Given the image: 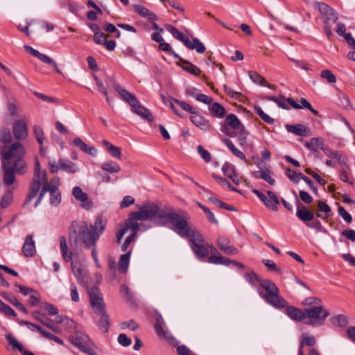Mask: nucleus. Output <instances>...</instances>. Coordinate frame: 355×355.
Here are the masks:
<instances>
[{"label": "nucleus", "instance_id": "nucleus-1", "mask_svg": "<svg viewBox=\"0 0 355 355\" xmlns=\"http://www.w3.org/2000/svg\"><path fill=\"white\" fill-rule=\"evenodd\" d=\"M1 161L3 170V182L7 186L12 184L15 180V173L24 175L27 171V164L24 160L26 150L19 141L10 146L0 147Z\"/></svg>", "mask_w": 355, "mask_h": 355}, {"label": "nucleus", "instance_id": "nucleus-2", "mask_svg": "<svg viewBox=\"0 0 355 355\" xmlns=\"http://www.w3.org/2000/svg\"><path fill=\"white\" fill-rule=\"evenodd\" d=\"M106 223L102 217H98L94 224L89 225L85 221L73 222V230L69 232V245L73 251L78 252L80 249L78 239H80L87 249H96V241L103 233Z\"/></svg>", "mask_w": 355, "mask_h": 355}, {"label": "nucleus", "instance_id": "nucleus-3", "mask_svg": "<svg viewBox=\"0 0 355 355\" xmlns=\"http://www.w3.org/2000/svg\"><path fill=\"white\" fill-rule=\"evenodd\" d=\"M256 281L266 293L262 294L259 291L260 296L270 305L275 308H283L287 305V302L279 295V288L275 283L269 279H261L257 274H254Z\"/></svg>", "mask_w": 355, "mask_h": 355}, {"label": "nucleus", "instance_id": "nucleus-4", "mask_svg": "<svg viewBox=\"0 0 355 355\" xmlns=\"http://www.w3.org/2000/svg\"><path fill=\"white\" fill-rule=\"evenodd\" d=\"M179 235L182 237H188L191 243V248L194 254L199 258L206 257L209 254V250L204 245L205 240L199 232L193 229L189 223Z\"/></svg>", "mask_w": 355, "mask_h": 355}, {"label": "nucleus", "instance_id": "nucleus-5", "mask_svg": "<svg viewBox=\"0 0 355 355\" xmlns=\"http://www.w3.org/2000/svg\"><path fill=\"white\" fill-rule=\"evenodd\" d=\"M155 218L168 219L173 226L174 230L178 234L179 232H181L184 229H185L187 225L189 224V220L190 219L188 214L182 210H180L179 213H176L171 209L167 210H160L159 207L158 212Z\"/></svg>", "mask_w": 355, "mask_h": 355}, {"label": "nucleus", "instance_id": "nucleus-6", "mask_svg": "<svg viewBox=\"0 0 355 355\" xmlns=\"http://www.w3.org/2000/svg\"><path fill=\"white\" fill-rule=\"evenodd\" d=\"M306 324L318 327L324 324L326 318L329 315V311L322 306H312L305 309Z\"/></svg>", "mask_w": 355, "mask_h": 355}, {"label": "nucleus", "instance_id": "nucleus-7", "mask_svg": "<svg viewBox=\"0 0 355 355\" xmlns=\"http://www.w3.org/2000/svg\"><path fill=\"white\" fill-rule=\"evenodd\" d=\"M165 28L167 31L171 33L175 38L181 41L188 49H196L199 53H202L205 51V46L198 38L193 37V42H191L187 37L171 24H165Z\"/></svg>", "mask_w": 355, "mask_h": 355}, {"label": "nucleus", "instance_id": "nucleus-8", "mask_svg": "<svg viewBox=\"0 0 355 355\" xmlns=\"http://www.w3.org/2000/svg\"><path fill=\"white\" fill-rule=\"evenodd\" d=\"M165 28L167 31L171 33L175 38L181 41L188 49H196L199 53H202L205 51V46L198 38L193 37V42H191L187 37L171 24H165Z\"/></svg>", "mask_w": 355, "mask_h": 355}, {"label": "nucleus", "instance_id": "nucleus-9", "mask_svg": "<svg viewBox=\"0 0 355 355\" xmlns=\"http://www.w3.org/2000/svg\"><path fill=\"white\" fill-rule=\"evenodd\" d=\"M320 13L325 17L324 21V31L329 39L332 35L331 23L336 24L338 21V13L329 5L324 3H318Z\"/></svg>", "mask_w": 355, "mask_h": 355}, {"label": "nucleus", "instance_id": "nucleus-10", "mask_svg": "<svg viewBox=\"0 0 355 355\" xmlns=\"http://www.w3.org/2000/svg\"><path fill=\"white\" fill-rule=\"evenodd\" d=\"M244 127L238 117L234 114H227L225 123L221 127V131L230 137H236V132Z\"/></svg>", "mask_w": 355, "mask_h": 355}, {"label": "nucleus", "instance_id": "nucleus-11", "mask_svg": "<svg viewBox=\"0 0 355 355\" xmlns=\"http://www.w3.org/2000/svg\"><path fill=\"white\" fill-rule=\"evenodd\" d=\"M90 304L93 311L96 315H101L105 311V305L103 302L102 294L97 287H94L89 291Z\"/></svg>", "mask_w": 355, "mask_h": 355}, {"label": "nucleus", "instance_id": "nucleus-12", "mask_svg": "<svg viewBox=\"0 0 355 355\" xmlns=\"http://www.w3.org/2000/svg\"><path fill=\"white\" fill-rule=\"evenodd\" d=\"M155 320L154 327L157 335L160 338L167 340L171 345H177L178 343L173 335L170 332L164 330L163 326L164 325V320L162 316L158 313L155 314Z\"/></svg>", "mask_w": 355, "mask_h": 355}, {"label": "nucleus", "instance_id": "nucleus-13", "mask_svg": "<svg viewBox=\"0 0 355 355\" xmlns=\"http://www.w3.org/2000/svg\"><path fill=\"white\" fill-rule=\"evenodd\" d=\"M12 132L16 139L21 141L24 140L28 135V130L27 127V119L23 118L16 120L12 126Z\"/></svg>", "mask_w": 355, "mask_h": 355}, {"label": "nucleus", "instance_id": "nucleus-14", "mask_svg": "<svg viewBox=\"0 0 355 355\" xmlns=\"http://www.w3.org/2000/svg\"><path fill=\"white\" fill-rule=\"evenodd\" d=\"M24 49L29 52L31 55L37 58L39 60H40L44 63L48 64L49 65H51L53 67V68L55 69V71L59 73H62L61 70L58 68V64L55 61H54L52 58L49 57L48 55L41 53L37 50L33 49V47L25 45Z\"/></svg>", "mask_w": 355, "mask_h": 355}, {"label": "nucleus", "instance_id": "nucleus-15", "mask_svg": "<svg viewBox=\"0 0 355 355\" xmlns=\"http://www.w3.org/2000/svg\"><path fill=\"white\" fill-rule=\"evenodd\" d=\"M72 195L76 200L81 202V207L83 208L86 209L92 208L93 205L92 201L89 200L87 194L83 192L80 187L76 186L73 188Z\"/></svg>", "mask_w": 355, "mask_h": 355}, {"label": "nucleus", "instance_id": "nucleus-16", "mask_svg": "<svg viewBox=\"0 0 355 355\" xmlns=\"http://www.w3.org/2000/svg\"><path fill=\"white\" fill-rule=\"evenodd\" d=\"M296 216L306 225L314 219L313 212L298 201L297 202Z\"/></svg>", "mask_w": 355, "mask_h": 355}, {"label": "nucleus", "instance_id": "nucleus-17", "mask_svg": "<svg viewBox=\"0 0 355 355\" xmlns=\"http://www.w3.org/2000/svg\"><path fill=\"white\" fill-rule=\"evenodd\" d=\"M216 245L221 251L228 255H234L239 252L234 246L230 245V240L224 236L218 238Z\"/></svg>", "mask_w": 355, "mask_h": 355}, {"label": "nucleus", "instance_id": "nucleus-18", "mask_svg": "<svg viewBox=\"0 0 355 355\" xmlns=\"http://www.w3.org/2000/svg\"><path fill=\"white\" fill-rule=\"evenodd\" d=\"M69 340L80 351L85 349V348L89 345V343L90 342L89 337L80 332H76L74 336H70Z\"/></svg>", "mask_w": 355, "mask_h": 355}, {"label": "nucleus", "instance_id": "nucleus-19", "mask_svg": "<svg viewBox=\"0 0 355 355\" xmlns=\"http://www.w3.org/2000/svg\"><path fill=\"white\" fill-rule=\"evenodd\" d=\"M55 180L51 181L49 184H45L44 188L49 189L47 192H50V203L55 207L58 206L61 202V194L58 191L55 185L53 184Z\"/></svg>", "mask_w": 355, "mask_h": 355}, {"label": "nucleus", "instance_id": "nucleus-20", "mask_svg": "<svg viewBox=\"0 0 355 355\" xmlns=\"http://www.w3.org/2000/svg\"><path fill=\"white\" fill-rule=\"evenodd\" d=\"M22 252L26 257H33L35 254V243L32 234H28L26 236L25 242L22 247Z\"/></svg>", "mask_w": 355, "mask_h": 355}, {"label": "nucleus", "instance_id": "nucleus-21", "mask_svg": "<svg viewBox=\"0 0 355 355\" xmlns=\"http://www.w3.org/2000/svg\"><path fill=\"white\" fill-rule=\"evenodd\" d=\"M113 87L116 92L119 93L121 98L126 101L130 105H134L135 103H137V98L134 94L130 93L125 89H122L120 85L114 81L113 82Z\"/></svg>", "mask_w": 355, "mask_h": 355}, {"label": "nucleus", "instance_id": "nucleus-22", "mask_svg": "<svg viewBox=\"0 0 355 355\" xmlns=\"http://www.w3.org/2000/svg\"><path fill=\"white\" fill-rule=\"evenodd\" d=\"M285 127L288 132L297 136L307 137L311 134L310 129L302 124L286 125Z\"/></svg>", "mask_w": 355, "mask_h": 355}, {"label": "nucleus", "instance_id": "nucleus-23", "mask_svg": "<svg viewBox=\"0 0 355 355\" xmlns=\"http://www.w3.org/2000/svg\"><path fill=\"white\" fill-rule=\"evenodd\" d=\"M59 242L60 252L63 259L67 262L71 261L73 254L76 253L77 252L73 251L72 249L70 251L68 250V246L65 236H60L59 237Z\"/></svg>", "mask_w": 355, "mask_h": 355}, {"label": "nucleus", "instance_id": "nucleus-24", "mask_svg": "<svg viewBox=\"0 0 355 355\" xmlns=\"http://www.w3.org/2000/svg\"><path fill=\"white\" fill-rule=\"evenodd\" d=\"M59 242L60 252L63 259L67 262L71 261L73 254L76 253L77 252L73 251L72 249L70 251L68 250V246L65 236H60L59 237Z\"/></svg>", "mask_w": 355, "mask_h": 355}, {"label": "nucleus", "instance_id": "nucleus-25", "mask_svg": "<svg viewBox=\"0 0 355 355\" xmlns=\"http://www.w3.org/2000/svg\"><path fill=\"white\" fill-rule=\"evenodd\" d=\"M130 106L132 107V111L136 114L149 121L153 120V116L150 112L141 105L138 101L134 105H131Z\"/></svg>", "mask_w": 355, "mask_h": 355}, {"label": "nucleus", "instance_id": "nucleus-26", "mask_svg": "<svg viewBox=\"0 0 355 355\" xmlns=\"http://www.w3.org/2000/svg\"><path fill=\"white\" fill-rule=\"evenodd\" d=\"M305 309L304 310H300L294 306H287L286 309V315L291 318L292 320L301 322L305 320Z\"/></svg>", "mask_w": 355, "mask_h": 355}, {"label": "nucleus", "instance_id": "nucleus-27", "mask_svg": "<svg viewBox=\"0 0 355 355\" xmlns=\"http://www.w3.org/2000/svg\"><path fill=\"white\" fill-rule=\"evenodd\" d=\"M192 114L193 115L190 117V119L196 126L205 131H207L210 128L211 125L209 121L206 120L203 116L198 114V110L196 114Z\"/></svg>", "mask_w": 355, "mask_h": 355}, {"label": "nucleus", "instance_id": "nucleus-28", "mask_svg": "<svg viewBox=\"0 0 355 355\" xmlns=\"http://www.w3.org/2000/svg\"><path fill=\"white\" fill-rule=\"evenodd\" d=\"M6 338L13 349H17L23 355H35L33 352L28 350H26L22 345L18 342V340L13 336L12 334H7L6 335Z\"/></svg>", "mask_w": 355, "mask_h": 355}, {"label": "nucleus", "instance_id": "nucleus-29", "mask_svg": "<svg viewBox=\"0 0 355 355\" xmlns=\"http://www.w3.org/2000/svg\"><path fill=\"white\" fill-rule=\"evenodd\" d=\"M347 159L344 160V164H339L341 166L340 179L345 182L353 184L354 178L351 174L349 166L347 164Z\"/></svg>", "mask_w": 355, "mask_h": 355}, {"label": "nucleus", "instance_id": "nucleus-30", "mask_svg": "<svg viewBox=\"0 0 355 355\" xmlns=\"http://www.w3.org/2000/svg\"><path fill=\"white\" fill-rule=\"evenodd\" d=\"M178 64L180 66L182 69L192 75L199 76L201 73L200 68L183 58H180V62H178Z\"/></svg>", "mask_w": 355, "mask_h": 355}, {"label": "nucleus", "instance_id": "nucleus-31", "mask_svg": "<svg viewBox=\"0 0 355 355\" xmlns=\"http://www.w3.org/2000/svg\"><path fill=\"white\" fill-rule=\"evenodd\" d=\"M317 205L320 212L316 213V216L322 219H327L331 215V207L322 200H318Z\"/></svg>", "mask_w": 355, "mask_h": 355}, {"label": "nucleus", "instance_id": "nucleus-32", "mask_svg": "<svg viewBox=\"0 0 355 355\" xmlns=\"http://www.w3.org/2000/svg\"><path fill=\"white\" fill-rule=\"evenodd\" d=\"M222 141L225 144L227 147L230 149V150L232 153V154L236 157L245 161V163L248 162V160L246 159L243 153L239 150L234 145L232 141L227 138H223Z\"/></svg>", "mask_w": 355, "mask_h": 355}, {"label": "nucleus", "instance_id": "nucleus-33", "mask_svg": "<svg viewBox=\"0 0 355 355\" xmlns=\"http://www.w3.org/2000/svg\"><path fill=\"white\" fill-rule=\"evenodd\" d=\"M42 184L37 183L36 181H32L29 187V192L24 203V206L29 204L30 202L37 195Z\"/></svg>", "mask_w": 355, "mask_h": 355}, {"label": "nucleus", "instance_id": "nucleus-34", "mask_svg": "<svg viewBox=\"0 0 355 355\" xmlns=\"http://www.w3.org/2000/svg\"><path fill=\"white\" fill-rule=\"evenodd\" d=\"M58 164L60 165V169L66 171L68 173H75L78 171V166L71 161L60 159L58 160Z\"/></svg>", "mask_w": 355, "mask_h": 355}, {"label": "nucleus", "instance_id": "nucleus-35", "mask_svg": "<svg viewBox=\"0 0 355 355\" xmlns=\"http://www.w3.org/2000/svg\"><path fill=\"white\" fill-rule=\"evenodd\" d=\"M98 315L100 316L98 322V328L102 332L106 333L109 331L110 325V317L106 311L101 313V314Z\"/></svg>", "mask_w": 355, "mask_h": 355}, {"label": "nucleus", "instance_id": "nucleus-36", "mask_svg": "<svg viewBox=\"0 0 355 355\" xmlns=\"http://www.w3.org/2000/svg\"><path fill=\"white\" fill-rule=\"evenodd\" d=\"M322 151L328 157L336 159L339 164H344V160L347 159L345 156L340 154L338 151L332 150L327 146H325Z\"/></svg>", "mask_w": 355, "mask_h": 355}, {"label": "nucleus", "instance_id": "nucleus-37", "mask_svg": "<svg viewBox=\"0 0 355 355\" xmlns=\"http://www.w3.org/2000/svg\"><path fill=\"white\" fill-rule=\"evenodd\" d=\"M252 191L259 198V200L266 205L267 208L275 211L278 210L277 206H275L274 204H272V202L263 193L255 189H252Z\"/></svg>", "mask_w": 355, "mask_h": 355}, {"label": "nucleus", "instance_id": "nucleus-38", "mask_svg": "<svg viewBox=\"0 0 355 355\" xmlns=\"http://www.w3.org/2000/svg\"><path fill=\"white\" fill-rule=\"evenodd\" d=\"M32 316H33V318H35V320L40 321L44 325H45L48 328H49L51 330H53L54 332H56V333L58 332V327H55V326H54V325H53L51 324V320L49 319V318L44 319L42 317V314L40 312H38V311L33 312L32 313Z\"/></svg>", "mask_w": 355, "mask_h": 355}, {"label": "nucleus", "instance_id": "nucleus-39", "mask_svg": "<svg viewBox=\"0 0 355 355\" xmlns=\"http://www.w3.org/2000/svg\"><path fill=\"white\" fill-rule=\"evenodd\" d=\"M305 146L312 151H316L318 148L323 150L325 148L324 146V140L321 138H311L309 142L305 144Z\"/></svg>", "mask_w": 355, "mask_h": 355}, {"label": "nucleus", "instance_id": "nucleus-40", "mask_svg": "<svg viewBox=\"0 0 355 355\" xmlns=\"http://www.w3.org/2000/svg\"><path fill=\"white\" fill-rule=\"evenodd\" d=\"M103 144L107 148L108 153L114 157L121 159V149L119 147L114 146L107 140H103Z\"/></svg>", "mask_w": 355, "mask_h": 355}, {"label": "nucleus", "instance_id": "nucleus-41", "mask_svg": "<svg viewBox=\"0 0 355 355\" xmlns=\"http://www.w3.org/2000/svg\"><path fill=\"white\" fill-rule=\"evenodd\" d=\"M208 262L214 264H221L225 266H230L231 260L221 256L219 253L216 254H211L208 257Z\"/></svg>", "mask_w": 355, "mask_h": 355}, {"label": "nucleus", "instance_id": "nucleus-42", "mask_svg": "<svg viewBox=\"0 0 355 355\" xmlns=\"http://www.w3.org/2000/svg\"><path fill=\"white\" fill-rule=\"evenodd\" d=\"M141 208L149 219L155 218L158 212V205L155 203H146Z\"/></svg>", "mask_w": 355, "mask_h": 355}, {"label": "nucleus", "instance_id": "nucleus-43", "mask_svg": "<svg viewBox=\"0 0 355 355\" xmlns=\"http://www.w3.org/2000/svg\"><path fill=\"white\" fill-rule=\"evenodd\" d=\"M124 227H127V230L130 229L132 230V233H135V235H137V232L139 230V224L137 223V219L133 216L132 213L125 220Z\"/></svg>", "mask_w": 355, "mask_h": 355}, {"label": "nucleus", "instance_id": "nucleus-44", "mask_svg": "<svg viewBox=\"0 0 355 355\" xmlns=\"http://www.w3.org/2000/svg\"><path fill=\"white\" fill-rule=\"evenodd\" d=\"M316 340L313 336L308 335L307 334H303L300 338V348L302 349L304 346L313 347L315 345Z\"/></svg>", "mask_w": 355, "mask_h": 355}, {"label": "nucleus", "instance_id": "nucleus-45", "mask_svg": "<svg viewBox=\"0 0 355 355\" xmlns=\"http://www.w3.org/2000/svg\"><path fill=\"white\" fill-rule=\"evenodd\" d=\"M101 168L110 173H116L121 171V166L116 162L110 161L104 163Z\"/></svg>", "mask_w": 355, "mask_h": 355}, {"label": "nucleus", "instance_id": "nucleus-46", "mask_svg": "<svg viewBox=\"0 0 355 355\" xmlns=\"http://www.w3.org/2000/svg\"><path fill=\"white\" fill-rule=\"evenodd\" d=\"M131 251L122 254L119 261L118 268L121 272H125L128 268Z\"/></svg>", "mask_w": 355, "mask_h": 355}, {"label": "nucleus", "instance_id": "nucleus-47", "mask_svg": "<svg viewBox=\"0 0 355 355\" xmlns=\"http://www.w3.org/2000/svg\"><path fill=\"white\" fill-rule=\"evenodd\" d=\"M209 110L216 117L222 118L225 115V107L218 103H213Z\"/></svg>", "mask_w": 355, "mask_h": 355}, {"label": "nucleus", "instance_id": "nucleus-48", "mask_svg": "<svg viewBox=\"0 0 355 355\" xmlns=\"http://www.w3.org/2000/svg\"><path fill=\"white\" fill-rule=\"evenodd\" d=\"M265 99L270 101H273L275 103L277 104V105L285 110H288L289 107L286 103V99L285 97L282 95H280L279 96H268L265 97Z\"/></svg>", "mask_w": 355, "mask_h": 355}, {"label": "nucleus", "instance_id": "nucleus-49", "mask_svg": "<svg viewBox=\"0 0 355 355\" xmlns=\"http://www.w3.org/2000/svg\"><path fill=\"white\" fill-rule=\"evenodd\" d=\"M12 141V135L8 128H3L0 130V142L4 146L9 144Z\"/></svg>", "mask_w": 355, "mask_h": 355}, {"label": "nucleus", "instance_id": "nucleus-50", "mask_svg": "<svg viewBox=\"0 0 355 355\" xmlns=\"http://www.w3.org/2000/svg\"><path fill=\"white\" fill-rule=\"evenodd\" d=\"M248 132L245 130V127L241 128L236 132V137H238L239 145L241 146L247 145V137Z\"/></svg>", "mask_w": 355, "mask_h": 355}, {"label": "nucleus", "instance_id": "nucleus-51", "mask_svg": "<svg viewBox=\"0 0 355 355\" xmlns=\"http://www.w3.org/2000/svg\"><path fill=\"white\" fill-rule=\"evenodd\" d=\"M173 101L183 110L190 113V114H196L197 112V108L192 107L189 103H186L183 101H180L178 99L173 98Z\"/></svg>", "mask_w": 355, "mask_h": 355}, {"label": "nucleus", "instance_id": "nucleus-52", "mask_svg": "<svg viewBox=\"0 0 355 355\" xmlns=\"http://www.w3.org/2000/svg\"><path fill=\"white\" fill-rule=\"evenodd\" d=\"M331 321L333 324L340 327H346L348 324L347 318L343 315H338L333 317L331 318Z\"/></svg>", "mask_w": 355, "mask_h": 355}, {"label": "nucleus", "instance_id": "nucleus-53", "mask_svg": "<svg viewBox=\"0 0 355 355\" xmlns=\"http://www.w3.org/2000/svg\"><path fill=\"white\" fill-rule=\"evenodd\" d=\"M254 109L256 114L263 121H265L266 123H267L268 124H272L274 123V121H275L274 119L272 117H270L269 115L266 114L260 107L256 105V106H254Z\"/></svg>", "mask_w": 355, "mask_h": 355}, {"label": "nucleus", "instance_id": "nucleus-54", "mask_svg": "<svg viewBox=\"0 0 355 355\" xmlns=\"http://www.w3.org/2000/svg\"><path fill=\"white\" fill-rule=\"evenodd\" d=\"M33 181L44 184V186L49 182H47V175L46 171L41 172H34Z\"/></svg>", "mask_w": 355, "mask_h": 355}, {"label": "nucleus", "instance_id": "nucleus-55", "mask_svg": "<svg viewBox=\"0 0 355 355\" xmlns=\"http://www.w3.org/2000/svg\"><path fill=\"white\" fill-rule=\"evenodd\" d=\"M198 206L203 210V211L206 214L207 219L209 220V221L211 223H213L215 225H217L218 223V221L216 219V218L215 217L214 213L212 211H211L209 208L204 206L203 205H202L200 202L198 203Z\"/></svg>", "mask_w": 355, "mask_h": 355}, {"label": "nucleus", "instance_id": "nucleus-56", "mask_svg": "<svg viewBox=\"0 0 355 355\" xmlns=\"http://www.w3.org/2000/svg\"><path fill=\"white\" fill-rule=\"evenodd\" d=\"M12 201V193L11 191L8 190L2 196L0 202L1 208L8 207Z\"/></svg>", "mask_w": 355, "mask_h": 355}, {"label": "nucleus", "instance_id": "nucleus-57", "mask_svg": "<svg viewBox=\"0 0 355 355\" xmlns=\"http://www.w3.org/2000/svg\"><path fill=\"white\" fill-rule=\"evenodd\" d=\"M320 77L327 80V81L330 84L335 83L336 82V76L328 69L322 70L320 73Z\"/></svg>", "mask_w": 355, "mask_h": 355}, {"label": "nucleus", "instance_id": "nucleus-58", "mask_svg": "<svg viewBox=\"0 0 355 355\" xmlns=\"http://www.w3.org/2000/svg\"><path fill=\"white\" fill-rule=\"evenodd\" d=\"M33 132L40 146L43 145L45 137L42 128L37 125H35L33 127Z\"/></svg>", "mask_w": 355, "mask_h": 355}, {"label": "nucleus", "instance_id": "nucleus-59", "mask_svg": "<svg viewBox=\"0 0 355 355\" xmlns=\"http://www.w3.org/2000/svg\"><path fill=\"white\" fill-rule=\"evenodd\" d=\"M249 76L250 79L255 83L259 84L260 85H266V80L263 76L259 75L256 71H250Z\"/></svg>", "mask_w": 355, "mask_h": 355}, {"label": "nucleus", "instance_id": "nucleus-60", "mask_svg": "<svg viewBox=\"0 0 355 355\" xmlns=\"http://www.w3.org/2000/svg\"><path fill=\"white\" fill-rule=\"evenodd\" d=\"M119 326L121 329H130L132 331H135L139 327V324L134 320L122 322Z\"/></svg>", "mask_w": 355, "mask_h": 355}, {"label": "nucleus", "instance_id": "nucleus-61", "mask_svg": "<svg viewBox=\"0 0 355 355\" xmlns=\"http://www.w3.org/2000/svg\"><path fill=\"white\" fill-rule=\"evenodd\" d=\"M8 114L11 117H16L19 115V107L14 103L8 101L7 103Z\"/></svg>", "mask_w": 355, "mask_h": 355}, {"label": "nucleus", "instance_id": "nucleus-62", "mask_svg": "<svg viewBox=\"0 0 355 355\" xmlns=\"http://www.w3.org/2000/svg\"><path fill=\"white\" fill-rule=\"evenodd\" d=\"M339 215L343 218V220L347 223H351L352 221V217L343 207L339 206L338 209Z\"/></svg>", "mask_w": 355, "mask_h": 355}, {"label": "nucleus", "instance_id": "nucleus-63", "mask_svg": "<svg viewBox=\"0 0 355 355\" xmlns=\"http://www.w3.org/2000/svg\"><path fill=\"white\" fill-rule=\"evenodd\" d=\"M222 171L225 176L232 178V175L235 172V168L231 164L225 163L222 167Z\"/></svg>", "mask_w": 355, "mask_h": 355}, {"label": "nucleus", "instance_id": "nucleus-64", "mask_svg": "<svg viewBox=\"0 0 355 355\" xmlns=\"http://www.w3.org/2000/svg\"><path fill=\"white\" fill-rule=\"evenodd\" d=\"M107 38V36L106 35L101 32V31H99V32H97V33H94V41L96 44H103V43L105 42V40Z\"/></svg>", "mask_w": 355, "mask_h": 355}]
</instances>
